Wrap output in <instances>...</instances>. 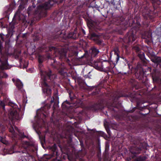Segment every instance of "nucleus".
I'll return each mask as SVG.
<instances>
[{
    "mask_svg": "<svg viewBox=\"0 0 161 161\" xmlns=\"http://www.w3.org/2000/svg\"><path fill=\"white\" fill-rule=\"evenodd\" d=\"M94 67L96 69L100 70H102V62H95L94 64Z\"/></svg>",
    "mask_w": 161,
    "mask_h": 161,
    "instance_id": "nucleus-13",
    "label": "nucleus"
},
{
    "mask_svg": "<svg viewBox=\"0 0 161 161\" xmlns=\"http://www.w3.org/2000/svg\"><path fill=\"white\" fill-rule=\"evenodd\" d=\"M151 60L154 63L159 64L161 63V58L160 57L155 56L151 59Z\"/></svg>",
    "mask_w": 161,
    "mask_h": 161,
    "instance_id": "nucleus-11",
    "label": "nucleus"
},
{
    "mask_svg": "<svg viewBox=\"0 0 161 161\" xmlns=\"http://www.w3.org/2000/svg\"><path fill=\"white\" fill-rule=\"evenodd\" d=\"M58 54L60 56L59 58H62L66 57L65 53L64 52V51L62 50H61L59 51Z\"/></svg>",
    "mask_w": 161,
    "mask_h": 161,
    "instance_id": "nucleus-15",
    "label": "nucleus"
},
{
    "mask_svg": "<svg viewBox=\"0 0 161 161\" xmlns=\"http://www.w3.org/2000/svg\"><path fill=\"white\" fill-rule=\"evenodd\" d=\"M13 81L14 82H16V80H15V79H12Z\"/></svg>",
    "mask_w": 161,
    "mask_h": 161,
    "instance_id": "nucleus-31",
    "label": "nucleus"
},
{
    "mask_svg": "<svg viewBox=\"0 0 161 161\" xmlns=\"http://www.w3.org/2000/svg\"><path fill=\"white\" fill-rule=\"evenodd\" d=\"M0 141L4 144H6V143L5 140L2 137L0 138Z\"/></svg>",
    "mask_w": 161,
    "mask_h": 161,
    "instance_id": "nucleus-23",
    "label": "nucleus"
},
{
    "mask_svg": "<svg viewBox=\"0 0 161 161\" xmlns=\"http://www.w3.org/2000/svg\"><path fill=\"white\" fill-rule=\"evenodd\" d=\"M24 145H26L27 147L30 145V143L29 142L27 141L24 142Z\"/></svg>",
    "mask_w": 161,
    "mask_h": 161,
    "instance_id": "nucleus-25",
    "label": "nucleus"
},
{
    "mask_svg": "<svg viewBox=\"0 0 161 161\" xmlns=\"http://www.w3.org/2000/svg\"><path fill=\"white\" fill-rule=\"evenodd\" d=\"M1 64H0V70H3L10 69L11 66L9 65L8 63V58L5 57L4 58H2L0 59Z\"/></svg>",
    "mask_w": 161,
    "mask_h": 161,
    "instance_id": "nucleus-3",
    "label": "nucleus"
},
{
    "mask_svg": "<svg viewBox=\"0 0 161 161\" xmlns=\"http://www.w3.org/2000/svg\"><path fill=\"white\" fill-rule=\"evenodd\" d=\"M10 47L9 45V44L6 42H5V52L4 53L6 55H8L10 54L11 53H9L10 50Z\"/></svg>",
    "mask_w": 161,
    "mask_h": 161,
    "instance_id": "nucleus-10",
    "label": "nucleus"
},
{
    "mask_svg": "<svg viewBox=\"0 0 161 161\" xmlns=\"http://www.w3.org/2000/svg\"><path fill=\"white\" fill-rule=\"evenodd\" d=\"M8 76V74L3 70H0V85H2L4 83L2 81L3 78H6Z\"/></svg>",
    "mask_w": 161,
    "mask_h": 161,
    "instance_id": "nucleus-7",
    "label": "nucleus"
},
{
    "mask_svg": "<svg viewBox=\"0 0 161 161\" xmlns=\"http://www.w3.org/2000/svg\"><path fill=\"white\" fill-rule=\"evenodd\" d=\"M41 73L42 78H43V80L41 82V86L43 92L46 96H51L52 94V90L47 82V80H50L51 75V71L42 72L40 69Z\"/></svg>",
    "mask_w": 161,
    "mask_h": 161,
    "instance_id": "nucleus-1",
    "label": "nucleus"
},
{
    "mask_svg": "<svg viewBox=\"0 0 161 161\" xmlns=\"http://www.w3.org/2000/svg\"><path fill=\"white\" fill-rule=\"evenodd\" d=\"M87 24L89 26L92 27L95 26L96 23L92 20H90L88 22Z\"/></svg>",
    "mask_w": 161,
    "mask_h": 161,
    "instance_id": "nucleus-16",
    "label": "nucleus"
},
{
    "mask_svg": "<svg viewBox=\"0 0 161 161\" xmlns=\"http://www.w3.org/2000/svg\"><path fill=\"white\" fill-rule=\"evenodd\" d=\"M53 100H52L51 101V103H53V102H54V97H53Z\"/></svg>",
    "mask_w": 161,
    "mask_h": 161,
    "instance_id": "nucleus-30",
    "label": "nucleus"
},
{
    "mask_svg": "<svg viewBox=\"0 0 161 161\" xmlns=\"http://www.w3.org/2000/svg\"><path fill=\"white\" fill-rule=\"evenodd\" d=\"M10 114L12 116L13 119L17 120L19 119V115L17 111H12L10 113Z\"/></svg>",
    "mask_w": 161,
    "mask_h": 161,
    "instance_id": "nucleus-9",
    "label": "nucleus"
},
{
    "mask_svg": "<svg viewBox=\"0 0 161 161\" xmlns=\"http://www.w3.org/2000/svg\"><path fill=\"white\" fill-rule=\"evenodd\" d=\"M136 38V36L133 34L132 31L129 32L128 39L129 42H133Z\"/></svg>",
    "mask_w": 161,
    "mask_h": 161,
    "instance_id": "nucleus-8",
    "label": "nucleus"
},
{
    "mask_svg": "<svg viewBox=\"0 0 161 161\" xmlns=\"http://www.w3.org/2000/svg\"><path fill=\"white\" fill-rule=\"evenodd\" d=\"M39 66L40 68H41V67L42 66V63H39Z\"/></svg>",
    "mask_w": 161,
    "mask_h": 161,
    "instance_id": "nucleus-29",
    "label": "nucleus"
},
{
    "mask_svg": "<svg viewBox=\"0 0 161 161\" xmlns=\"http://www.w3.org/2000/svg\"><path fill=\"white\" fill-rule=\"evenodd\" d=\"M83 56L81 57V58H75V59L76 60V61H80V59H81V58H82Z\"/></svg>",
    "mask_w": 161,
    "mask_h": 161,
    "instance_id": "nucleus-28",
    "label": "nucleus"
},
{
    "mask_svg": "<svg viewBox=\"0 0 161 161\" xmlns=\"http://www.w3.org/2000/svg\"><path fill=\"white\" fill-rule=\"evenodd\" d=\"M123 95L120 96H117V95L114 96L113 97V99L114 100H116L117 99H118V98L120 97H123Z\"/></svg>",
    "mask_w": 161,
    "mask_h": 161,
    "instance_id": "nucleus-22",
    "label": "nucleus"
},
{
    "mask_svg": "<svg viewBox=\"0 0 161 161\" xmlns=\"http://www.w3.org/2000/svg\"><path fill=\"white\" fill-rule=\"evenodd\" d=\"M55 48L53 47H49V49L50 51H52L53 50H55Z\"/></svg>",
    "mask_w": 161,
    "mask_h": 161,
    "instance_id": "nucleus-27",
    "label": "nucleus"
},
{
    "mask_svg": "<svg viewBox=\"0 0 161 161\" xmlns=\"http://www.w3.org/2000/svg\"><path fill=\"white\" fill-rule=\"evenodd\" d=\"M52 1H53V0H49V2H46L38 6L37 10L35 11L34 13L35 15L38 17H40L42 14L44 12L45 10L48 9L50 5H53V4L50 3Z\"/></svg>",
    "mask_w": 161,
    "mask_h": 161,
    "instance_id": "nucleus-2",
    "label": "nucleus"
},
{
    "mask_svg": "<svg viewBox=\"0 0 161 161\" xmlns=\"http://www.w3.org/2000/svg\"><path fill=\"white\" fill-rule=\"evenodd\" d=\"M34 6H32L29 7L28 8V14H31V11L33 10V9L35 8Z\"/></svg>",
    "mask_w": 161,
    "mask_h": 161,
    "instance_id": "nucleus-19",
    "label": "nucleus"
},
{
    "mask_svg": "<svg viewBox=\"0 0 161 161\" xmlns=\"http://www.w3.org/2000/svg\"><path fill=\"white\" fill-rule=\"evenodd\" d=\"M90 38L98 45H100L102 43V41L100 39V36L97 35L95 33L91 34Z\"/></svg>",
    "mask_w": 161,
    "mask_h": 161,
    "instance_id": "nucleus-4",
    "label": "nucleus"
},
{
    "mask_svg": "<svg viewBox=\"0 0 161 161\" xmlns=\"http://www.w3.org/2000/svg\"><path fill=\"white\" fill-rule=\"evenodd\" d=\"M9 131L10 132L13 133L14 132V128L13 127H11L9 128Z\"/></svg>",
    "mask_w": 161,
    "mask_h": 161,
    "instance_id": "nucleus-26",
    "label": "nucleus"
},
{
    "mask_svg": "<svg viewBox=\"0 0 161 161\" xmlns=\"http://www.w3.org/2000/svg\"><path fill=\"white\" fill-rule=\"evenodd\" d=\"M15 84L19 89L20 90L23 88V85L20 80L17 79Z\"/></svg>",
    "mask_w": 161,
    "mask_h": 161,
    "instance_id": "nucleus-12",
    "label": "nucleus"
},
{
    "mask_svg": "<svg viewBox=\"0 0 161 161\" xmlns=\"http://www.w3.org/2000/svg\"><path fill=\"white\" fill-rule=\"evenodd\" d=\"M6 99H4L3 101H1L0 103V105L3 107L4 110L5 109V106L6 104Z\"/></svg>",
    "mask_w": 161,
    "mask_h": 161,
    "instance_id": "nucleus-18",
    "label": "nucleus"
},
{
    "mask_svg": "<svg viewBox=\"0 0 161 161\" xmlns=\"http://www.w3.org/2000/svg\"><path fill=\"white\" fill-rule=\"evenodd\" d=\"M90 53L92 56L95 57L99 53V50L95 47H92L90 49Z\"/></svg>",
    "mask_w": 161,
    "mask_h": 161,
    "instance_id": "nucleus-6",
    "label": "nucleus"
},
{
    "mask_svg": "<svg viewBox=\"0 0 161 161\" xmlns=\"http://www.w3.org/2000/svg\"><path fill=\"white\" fill-rule=\"evenodd\" d=\"M1 40L3 42L4 41V39L3 37V35L2 34H0V40Z\"/></svg>",
    "mask_w": 161,
    "mask_h": 161,
    "instance_id": "nucleus-24",
    "label": "nucleus"
},
{
    "mask_svg": "<svg viewBox=\"0 0 161 161\" xmlns=\"http://www.w3.org/2000/svg\"><path fill=\"white\" fill-rule=\"evenodd\" d=\"M3 47L2 46V42L0 40V54H2V51Z\"/></svg>",
    "mask_w": 161,
    "mask_h": 161,
    "instance_id": "nucleus-21",
    "label": "nucleus"
},
{
    "mask_svg": "<svg viewBox=\"0 0 161 161\" xmlns=\"http://www.w3.org/2000/svg\"><path fill=\"white\" fill-rule=\"evenodd\" d=\"M114 54L115 55H117L116 58V61L117 62L118 61L119 58V51L118 48H116L115 49H114Z\"/></svg>",
    "mask_w": 161,
    "mask_h": 161,
    "instance_id": "nucleus-14",
    "label": "nucleus"
},
{
    "mask_svg": "<svg viewBox=\"0 0 161 161\" xmlns=\"http://www.w3.org/2000/svg\"><path fill=\"white\" fill-rule=\"evenodd\" d=\"M102 70H108L110 69V63L107 61H105L102 62Z\"/></svg>",
    "mask_w": 161,
    "mask_h": 161,
    "instance_id": "nucleus-5",
    "label": "nucleus"
},
{
    "mask_svg": "<svg viewBox=\"0 0 161 161\" xmlns=\"http://www.w3.org/2000/svg\"><path fill=\"white\" fill-rule=\"evenodd\" d=\"M139 56L140 57V55L139 54Z\"/></svg>",
    "mask_w": 161,
    "mask_h": 161,
    "instance_id": "nucleus-33",
    "label": "nucleus"
},
{
    "mask_svg": "<svg viewBox=\"0 0 161 161\" xmlns=\"http://www.w3.org/2000/svg\"><path fill=\"white\" fill-rule=\"evenodd\" d=\"M22 153H24V152H23L22 151Z\"/></svg>",
    "mask_w": 161,
    "mask_h": 161,
    "instance_id": "nucleus-34",
    "label": "nucleus"
},
{
    "mask_svg": "<svg viewBox=\"0 0 161 161\" xmlns=\"http://www.w3.org/2000/svg\"><path fill=\"white\" fill-rule=\"evenodd\" d=\"M132 49L136 52H139L140 51V48L138 46H135L133 47Z\"/></svg>",
    "mask_w": 161,
    "mask_h": 161,
    "instance_id": "nucleus-17",
    "label": "nucleus"
},
{
    "mask_svg": "<svg viewBox=\"0 0 161 161\" xmlns=\"http://www.w3.org/2000/svg\"><path fill=\"white\" fill-rule=\"evenodd\" d=\"M38 60L39 63H42L43 62V58L42 56H39Z\"/></svg>",
    "mask_w": 161,
    "mask_h": 161,
    "instance_id": "nucleus-20",
    "label": "nucleus"
},
{
    "mask_svg": "<svg viewBox=\"0 0 161 161\" xmlns=\"http://www.w3.org/2000/svg\"><path fill=\"white\" fill-rule=\"evenodd\" d=\"M100 108H97V109H99Z\"/></svg>",
    "mask_w": 161,
    "mask_h": 161,
    "instance_id": "nucleus-32",
    "label": "nucleus"
}]
</instances>
